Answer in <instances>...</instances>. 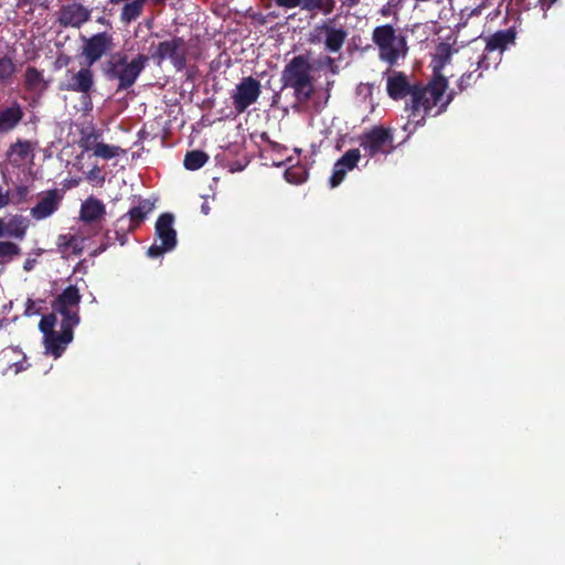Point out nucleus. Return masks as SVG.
I'll list each match as a JSON object with an SVG mask.
<instances>
[{
  "label": "nucleus",
  "mask_w": 565,
  "mask_h": 565,
  "mask_svg": "<svg viewBox=\"0 0 565 565\" xmlns=\"http://www.w3.org/2000/svg\"><path fill=\"white\" fill-rule=\"evenodd\" d=\"M447 87V78L440 74H436L425 86L415 84L406 109L414 117L422 113L420 120H424L425 116L434 108H437L436 115H439L452 99L450 94L446 95Z\"/></svg>",
  "instance_id": "nucleus-1"
},
{
  "label": "nucleus",
  "mask_w": 565,
  "mask_h": 565,
  "mask_svg": "<svg viewBox=\"0 0 565 565\" xmlns=\"http://www.w3.org/2000/svg\"><path fill=\"white\" fill-rule=\"evenodd\" d=\"M313 71L309 54L296 55L284 66L280 77L282 88L292 89L295 99L300 104L310 100L315 94Z\"/></svg>",
  "instance_id": "nucleus-2"
},
{
  "label": "nucleus",
  "mask_w": 565,
  "mask_h": 565,
  "mask_svg": "<svg viewBox=\"0 0 565 565\" xmlns=\"http://www.w3.org/2000/svg\"><path fill=\"white\" fill-rule=\"evenodd\" d=\"M148 56L139 54L130 62L126 55L116 54L108 62L107 74L118 79V90L131 87L147 65Z\"/></svg>",
  "instance_id": "nucleus-3"
},
{
  "label": "nucleus",
  "mask_w": 565,
  "mask_h": 565,
  "mask_svg": "<svg viewBox=\"0 0 565 565\" xmlns=\"http://www.w3.org/2000/svg\"><path fill=\"white\" fill-rule=\"evenodd\" d=\"M56 316L50 313L43 316L40 320L39 328L43 333V342L45 353L53 355L55 359L60 358L65 351L66 347L73 341V329L61 323V330H54L56 324Z\"/></svg>",
  "instance_id": "nucleus-4"
},
{
  "label": "nucleus",
  "mask_w": 565,
  "mask_h": 565,
  "mask_svg": "<svg viewBox=\"0 0 565 565\" xmlns=\"http://www.w3.org/2000/svg\"><path fill=\"white\" fill-rule=\"evenodd\" d=\"M81 298L78 288L76 286H68L53 301V313L62 316V324L75 328L79 323L78 311Z\"/></svg>",
  "instance_id": "nucleus-5"
},
{
  "label": "nucleus",
  "mask_w": 565,
  "mask_h": 565,
  "mask_svg": "<svg viewBox=\"0 0 565 565\" xmlns=\"http://www.w3.org/2000/svg\"><path fill=\"white\" fill-rule=\"evenodd\" d=\"M393 131L390 128L375 126L360 138V146L370 156L388 154L394 150Z\"/></svg>",
  "instance_id": "nucleus-6"
},
{
  "label": "nucleus",
  "mask_w": 565,
  "mask_h": 565,
  "mask_svg": "<svg viewBox=\"0 0 565 565\" xmlns=\"http://www.w3.org/2000/svg\"><path fill=\"white\" fill-rule=\"evenodd\" d=\"M373 42L380 49L381 58L390 64H394L397 61L401 49L404 45V41L396 36L394 28L390 24L374 29Z\"/></svg>",
  "instance_id": "nucleus-7"
},
{
  "label": "nucleus",
  "mask_w": 565,
  "mask_h": 565,
  "mask_svg": "<svg viewBox=\"0 0 565 565\" xmlns=\"http://www.w3.org/2000/svg\"><path fill=\"white\" fill-rule=\"evenodd\" d=\"M173 215L164 213L156 222V234L160 244H153L148 249V256L159 257L166 252L172 250L177 245V232L173 228Z\"/></svg>",
  "instance_id": "nucleus-8"
},
{
  "label": "nucleus",
  "mask_w": 565,
  "mask_h": 565,
  "mask_svg": "<svg viewBox=\"0 0 565 565\" xmlns=\"http://www.w3.org/2000/svg\"><path fill=\"white\" fill-rule=\"evenodd\" d=\"M262 93L260 82L252 76L243 77L232 92L231 98L237 114L255 104Z\"/></svg>",
  "instance_id": "nucleus-9"
},
{
  "label": "nucleus",
  "mask_w": 565,
  "mask_h": 565,
  "mask_svg": "<svg viewBox=\"0 0 565 565\" xmlns=\"http://www.w3.org/2000/svg\"><path fill=\"white\" fill-rule=\"evenodd\" d=\"M152 57L159 62L170 58L177 70H183L186 65V43L178 36L160 42Z\"/></svg>",
  "instance_id": "nucleus-10"
},
{
  "label": "nucleus",
  "mask_w": 565,
  "mask_h": 565,
  "mask_svg": "<svg viewBox=\"0 0 565 565\" xmlns=\"http://www.w3.org/2000/svg\"><path fill=\"white\" fill-rule=\"evenodd\" d=\"M38 147L39 142L36 140L18 139L9 146L6 152L7 160L15 168L32 164Z\"/></svg>",
  "instance_id": "nucleus-11"
},
{
  "label": "nucleus",
  "mask_w": 565,
  "mask_h": 565,
  "mask_svg": "<svg viewBox=\"0 0 565 565\" xmlns=\"http://www.w3.org/2000/svg\"><path fill=\"white\" fill-rule=\"evenodd\" d=\"M63 193L61 190L52 189L39 193L36 204L30 210V215L42 221L52 216L61 206Z\"/></svg>",
  "instance_id": "nucleus-12"
},
{
  "label": "nucleus",
  "mask_w": 565,
  "mask_h": 565,
  "mask_svg": "<svg viewBox=\"0 0 565 565\" xmlns=\"http://www.w3.org/2000/svg\"><path fill=\"white\" fill-rule=\"evenodd\" d=\"M114 47L113 36L107 32L94 34L85 41L83 55L87 60L88 66L95 64L104 54Z\"/></svg>",
  "instance_id": "nucleus-13"
},
{
  "label": "nucleus",
  "mask_w": 565,
  "mask_h": 565,
  "mask_svg": "<svg viewBox=\"0 0 565 565\" xmlns=\"http://www.w3.org/2000/svg\"><path fill=\"white\" fill-rule=\"evenodd\" d=\"M90 18V11L81 3L72 2L58 11L57 22L64 28H79Z\"/></svg>",
  "instance_id": "nucleus-14"
},
{
  "label": "nucleus",
  "mask_w": 565,
  "mask_h": 565,
  "mask_svg": "<svg viewBox=\"0 0 565 565\" xmlns=\"http://www.w3.org/2000/svg\"><path fill=\"white\" fill-rule=\"evenodd\" d=\"M89 67H83L73 74L71 81L62 89L82 93L86 106L92 107L89 93L94 86V73Z\"/></svg>",
  "instance_id": "nucleus-15"
},
{
  "label": "nucleus",
  "mask_w": 565,
  "mask_h": 565,
  "mask_svg": "<svg viewBox=\"0 0 565 565\" xmlns=\"http://www.w3.org/2000/svg\"><path fill=\"white\" fill-rule=\"evenodd\" d=\"M413 88L414 85L409 83L407 76L403 72H387L386 92L392 99L399 100L406 96L412 97Z\"/></svg>",
  "instance_id": "nucleus-16"
},
{
  "label": "nucleus",
  "mask_w": 565,
  "mask_h": 565,
  "mask_svg": "<svg viewBox=\"0 0 565 565\" xmlns=\"http://www.w3.org/2000/svg\"><path fill=\"white\" fill-rule=\"evenodd\" d=\"M361 158L359 149L348 150L333 167V172L330 178V184L332 188L338 186L344 179L348 171L354 169Z\"/></svg>",
  "instance_id": "nucleus-17"
},
{
  "label": "nucleus",
  "mask_w": 565,
  "mask_h": 565,
  "mask_svg": "<svg viewBox=\"0 0 565 565\" xmlns=\"http://www.w3.org/2000/svg\"><path fill=\"white\" fill-rule=\"evenodd\" d=\"M166 1L167 0H132L124 4L120 13V21L125 24H129L142 14L147 2H150L153 6H163Z\"/></svg>",
  "instance_id": "nucleus-18"
},
{
  "label": "nucleus",
  "mask_w": 565,
  "mask_h": 565,
  "mask_svg": "<svg viewBox=\"0 0 565 565\" xmlns=\"http://www.w3.org/2000/svg\"><path fill=\"white\" fill-rule=\"evenodd\" d=\"M320 31L324 34L326 49L330 52H339L348 36L347 31L342 28H334L329 24L322 25Z\"/></svg>",
  "instance_id": "nucleus-19"
},
{
  "label": "nucleus",
  "mask_w": 565,
  "mask_h": 565,
  "mask_svg": "<svg viewBox=\"0 0 565 565\" xmlns=\"http://www.w3.org/2000/svg\"><path fill=\"white\" fill-rule=\"evenodd\" d=\"M24 85L26 90L42 96L49 88V82L44 78L43 73L33 66H29L24 73Z\"/></svg>",
  "instance_id": "nucleus-20"
},
{
  "label": "nucleus",
  "mask_w": 565,
  "mask_h": 565,
  "mask_svg": "<svg viewBox=\"0 0 565 565\" xmlns=\"http://www.w3.org/2000/svg\"><path fill=\"white\" fill-rule=\"evenodd\" d=\"M23 110L19 103L14 102L10 107L0 110V131L8 132L15 128L23 118Z\"/></svg>",
  "instance_id": "nucleus-21"
},
{
  "label": "nucleus",
  "mask_w": 565,
  "mask_h": 565,
  "mask_svg": "<svg viewBox=\"0 0 565 565\" xmlns=\"http://www.w3.org/2000/svg\"><path fill=\"white\" fill-rule=\"evenodd\" d=\"M85 239L76 235H60L57 249L63 257L78 256L84 250Z\"/></svg>",
  "instance_id": "nucleus-22"
},
{
  "label": "nucleus",
  "mask_w": 565,
  "mask_h": 565,
  "mask_svg": "<svg viewBox=\"0 0 565 565\" xmlns=\"http://www.w3.org/2000/svg\"><path fill=\"white\" fill-rule=\"evenodd\" d=\"M515 31L513 29L501 30L487 39L486 51H504L509 44L514 43Z\"/></svg>",
  "instance_id": "nucleus-23"
},
{
  "label": "nucleus",
  "mask_w": 565,
  "mask_h": 565,
  "mask_svg": "<svg viewBox=\"0 0 565 565\" xmlns=\"http://www.w3.org/2000/svg\"><path fill=\"white\" fill-rule=\"evenodd\" d=\"M3 227L6 236L23 239L29 228V220L23 215L15 214L8 221L3 220Z\"/></svg>",
  "instance_id": "nucleus-24"
},
{
  "label": "nucleus",
  "mask_w": 565,
  "mask_h": 565,
  "mask_svg": "<svg viewBox=\"0 0 565 565\" xmlns=\"http://www.w3.org/2000/svg\"><path fill=\"white\" fill-rule=\"evenodd\" d=\"M105 214V205L95 198H88L81 206V218L86 223L100 220Z\"/></svg>",
  "instance_id": "nucleus-25"
},
{
  "label": "nucleus",
  "mask_w": 565,
  "mask_h": 565,
  "mask_svg": "<svg viewBox=\"0 0 565 565\" xmlns=\"http://www.w3.org/2000/svg\"><path fill=\"white\" fill-rule=\"evenodd\" d=\"M348 6H356L360 0H345ZM301 9L306 11H320L323 14H330L334 9V0H302Z\"/></svg>",
  "instance_id": "nucleus-26"
},
{
  "label": "nucleus",
  "mask_w": 565,
  "mask_h": 565,
  "mask_svg": "<svg viewBox=\"0 0 565 565\" xmlns=\"http://www.w3.org/2000/svg\"><path fill=\"white\" fill-rule=\"evenodd\" d=\"M90 137H87L84 140L83 147L85 150L92 149L90 147ZM121 149L116 146H109L104 142H98L93 147L94 156L102 158V159H111L114 157H117Z\"/></svg>",
  "instance_id": "nucleus-27"
},
{
  "label": "nucleus",
  "mask_w": 565,
  "mask_h": 565,
  "mask_svg": "<svg viewBox=\"0 0 565 565\" xmlns=\"http://www.w3.org/2000/svg\"><path fill=\"white\" fill-rule=\"evenodd\" d=\"M209 156L200 150L190 151L184 157V167L188 170H198L205 164Z\"/></svg>",
  "instance_id": "nucleus-28"
},
{
  "label": "nucleus",
  "mask_w": 565,
  "mask_h": 565,
  "mask_svg": "<svg viewBox=\"0 0 565 565\" xmlns=\"http://www.w3.org/2000/svg\"><path fill=\"white\" fill-rule=\"evenodd\" d=\"M150 211L151 206L146 201L141 202L138 206L132 207L127 214L131 223L130 228L137 227Z\"/></svg>",
  "instance_id": "nucleus-29"
},
{
  "label": "nucleus",
  "mask_w": 565,
  "mask_h": 565,
  "mask_svg": "<svg viewBox=\"0 0 565 565\" xmlns=\"http://www.w3.org/2000/svg\"><path fill=\"white\" fill-rule=\"evenodd\" d=\"M20 254L19 245L10 241H0V264H6Z\"/></svg>",
  "instance_id": "nucleus-30"
},
{
  "label": "nucleus",
  "mask_w": 565,
  "mask_h": 565,
  "mask_svg": "<svg viewBox=\"0 0 565 565\" xmlns=\"http://www.w3.org/2000/svg\"><path fill=\"white\" fill-rule=\"evenodd\" d=\"M17 72V66L10 56L0 57V83H9Z\"/></svg>",
  "instance_id": "nucleus-31"
},
{
  "label": "nucleus",
  "mask_w": 565,
  "mask_h": 565,
  "mask_svg": "<svg viewBox=\"0 0 565 565\" xmlns=\"http://www.w3.org/2000/svg\"><path fill=\"white\" fill-rule=\"evenodd\" d=\"M451 55H452L451 45L448 43H440L436 50L435 58H436L437 65L435 66V68H443L447 63H449Z\"/></svg>",
  "instance_id": "nucleus-32"
},
{
  "label": "nucleus",
  "mask_w": 565,
  "mask_h": 565,
  "mask_svg": "<svg viewBox=\"0 0 565 565\" xmlns=\"http://www.w3.org/2000/svg\"><path fill=\"white\" fill-rule=\"evenodd\" d=\"M486 60V56H482L479 61H478V67L479 68L482 63L484 62ZM482 76V73L479 72L478 70H475L472 72H468L466 74H463L461 77H460V81H459V88L461 90L466 89L467 87L471 86L473 83H476L479 78H481Z\"/></svg>",
  "instance_id": "nucleus-33"
},
{
  "label": "nucleus",
  "mask_w": 565,
  "mask_h": 565,
  "mask_svg": "<svg viewBox=\"0 0 565 565\" xmlns=\"http://www.w3.org/2000/svg\"><path fill=\"white\" fill-rule=\"evenodd\" d=\"M277 7L284 9H294L301 7L302 0H274Z\"/></svg>",
  "instance_id": "nucleus-34"
},
{
  "label": "nucleus",
  "mask_w": 565,
  "mask_h": 565,
  "mask_svg": "<svg viewBox=\"0 0 565 565\" xmlns=\"http://www.w3.org/2000/svg\"><path fill=\"white\" fill-rule=\"evenodd\" d=\"M320 65L329 67V70L333 74H335L338 72V65L335 64V61L330 56H323L320 60Z\"/></svg>",
  "instance_id": "nucleus-35"
},
{
  "label": "nucleus",
  "mask_w": 565,
  "mask_h": 565,
  "mask_svg": "<svg viewBox=\"0 0 565 565\" xmlns=\"http://www.w3.org/2000/svg\"><path fill=\"white\" fill-rule=\"evenodd\" d=\"M29 186L26 185H18L15 189L14 195L18 198V202H23L26 200L29 195Z\"/></svg>",
  "instance_id": "nucleus-36"
},
{
  "label": "nucleus",
  "mask_w": 565,
  "mask_h": 565,
  "mask_svg": "<svg viewBox=\"0 0 565 565\" xmlns=\"http://www.w3.org/2000/svg\"><path fill=\"white\" fill-rule=\"evenodd\" d=\"M285 177L287 181L291 183H300L305 180L302 177L297 175V171L295 169H288L285 172Z\"/></svg>",
  "instance_id": "nucleus-37"
},
{
  "label": "nucleus",
  "mask_w": 565,
  "mask_h": 565,
  "mask_svg": "<svg viewBox=\"0 0 565 565\" xmlns=\"http://www.w3.org/2000/svg\"><path fill=\"white\" fill-rule=\"evenodd\" d=\"M35 263H36V260H35V259H30V258H29V259H26V260L24 262V265H23L24 270H26V271L32 270V269H33V267L35 266Z\"/></svg>",
  "instance_id": "nucleus-38"
},
{
  "label": "nucleus",
  "mask_w": 565,
  "mask_h": 565,
  "mask_svg": "<svg viewBox=\"0 0 565 565\" xmlns=\"http://www.w3.org/2000/svg\"><path fill=\"white\" fill-rule=\"evenodd\" d=\"M542 6L548 9L553 3H555L557 0H540Z\"/></svg>",
  "instance_id": "nucleus-39"
},
{
  "label": "nucleus",
  "mask_w": 565,
  "mask_h": 565,
  "mask_svg": "<svg viewBox=\"0 0 565 565\" xmlns=\"http://www.w3.org/2000/svg\"><path fill=\"white\" fill-rule=\"evenodd\" d=\"M201 209H202V212H203L204 214H209V212H210V206H209V204H207L206 202H204V203L202 204Z\"/></svg>",
  "instance_id": "nucleus-40"
},
{
  "label": "nucleus",
  "mask_w": 565,
  "mask_h": 565,
  "mask_svg": "<svg viewBox=\"0 0 565 565\" xmlns=\"http://www.w3.org/2000/svg\"><path fill=\"white\" fill-rule=\"evenodd\" d=\"M6 236L4 227H3V218H0V237Z\"/></svg>",
  "instance_id": "nucleus-41"
},
{
  "label": "nucleus",
  "mask_w": 565,
  "mask_h": 565,
  "mask_svg": "<svg viewBox=\"0 0 565 565\" xmlns=\"http://www.w3.org/2000/svg\"><path fill=\"white\" fill-rule=\"evenodd\" d=\"M104 21H105V20H104V18H99V19H98V22H99V23H103Z\"/></svg>",
  "instance_id": "nucleus-42"
},
{
  "label": "nucleus",
  "mask_w": 565,
  "mask_h": 565,
  "mask_svg": "<svg viewBox=\"0 0 565 565\" xmlns=\"http://www.w3.org/2000/svg\"><path fill=\"white\" fill-rule=\"evenodd\" d=\"M2 328V321L0 320V329Z\"/></svg>",
  "instance_id": "nucleus-43"
}]
</instances>
